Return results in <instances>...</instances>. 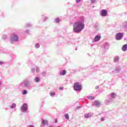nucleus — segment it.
Masks as SVG:
<instances>
[{
    "label": "nucleus",
    "instance_id": "a211bd4d",
    "mask_svg": "<svg viewBox=\"0 0 127 127\" xmlns=\"http://www.w3.org/2000/svg\"><path fill=\"white\" fill-rule=\"evenodd\" d=\"M32 26V25L30 23H27L25 25V27H31Z\"/></svg>",
    "mask_w": 127,
    "mask_h": 127
},
{
    "label": "nucleus",
    "instance_id": "c756f323",
    "mask_svg": "<svg viewBox=\"0 0 127 127\" xmlns=\"http://www.w3.org/2000/svg\"><path fill=\"white\" fill-rule=\"evenodd\" d=\"M25 33H27V34H29V30H26L25 31Z\"/></svg>",
    "mask_w": 127,
    "mask_h": 127
},
{
    "label": "nucleus",
    "instance_id": "4c0bfd02",
    "mask_svg": "<svg viewBox=\"0 0 127 127\" xmlns=\"http://www.w3.org/2000/svg\"><path fill=\"white\" fill-rule=\"evenodd\" d=\"M65 74H66V71H64V74L65 75Z\"/></svg>",
    "mask_w": 127,
    "mask_h": 127
},
{
    "label": "nucleus",
    "instance_id": "6ab92c4d",
    "mask_svg": "<svg viewBox=\"0 0 127 127\" xmlns=\"http://www.w3.org/2000/svg\"><path fill=\"white\" fill-rule=\"evenodd\" d=\"M35 68H36V71L37 73H39V71L40 70V69L39 68V67L37 66H35Z\"/></svg>",
    "mask_w": 127,
    "mask_h": 127
},
{
    "label": "nucleus",
    "instance_id": "473e14b6",
    "mask_svg": "<svg viewBox=\"0 0 127 127\" xmlns=\"http://www.w3.org/2000/svg\"><path fill=\"white\" fill-rule=\"evenodd\" d=\"M85 118H89V115H88V114H86V115H85Z\"/></svg>",
    "mask_w": 127,
    "mask_h": 127
},
{
    "label": "nucleus",
    "instance_id": "a878e982",
    "mask_svg": "<svg viewBox=\"0 0 127 127\" xmlns=\"http://www.w3.org/2000/svg\"><path fill=\"white\" fill-rule=\"evenodd\" d=\"M88 98L89 100H94L95 99V97L94 96H89Z\"/></svg>",
    "mask_w": 127,
    "mask_h": 127
},
{
    "label": "nucleus",
    "instance_id": "39448f33",
    "mask_svg": "<svg viewBox=\"0 0 127 127\" xmlns=\"http://www.w3.org/2000/svg\"><path fill=\"white\" fill-rule=\"evenodd\" d=\"M81 86L78 82H75L74 85V89L75 91H80L81 90Z\"/></svg>",
    "mask_w": 127,
    "mask_h": 127
},
{
    "label": "nucleus",
    "instance_id": "f3484780",
    "mask_svg": "<svg viewBox=\"0 0 127 127\" xmlns=\"http://www.w3.org/2000/svg\"><path fill=\"white\" fill-rule=\"evenodd\" d=\"M50 95L51 97H54V96H55V91H51L50 93Z\"/></svg>",
    "mask_w": 127,
    "mask_h": 127
},
{
    "label": "nucleus",
    "instance_id": "f704fd0d",
    "mask_svg": "<svg viewBox=\"0 0 127 127\" xmlns=\"http://www.w3.org/2000/svg\"><path fill=\"white\" fill-rule=\"evenodd\" d=\"M55 122L56 123V124H57V123H58L57 119H56L55 120Z\"/></svg>",
    "mask_w": 127,
    "mask_h": 127
},
{
    "label": "nucleus",
    "instance_id": "c9c22d12",
    "mask_svg": "<svg viewBox=\"0 0 127 127\" xmlns=\"http://www.w3.org/2000/svg\"><path fill=\"white\" fill-rule=\"evenodd\" d=\"M81 0H76V2H80Z\"/></svg>",
    "mask_w": 127,
    "mask_h": 127
},
{
    "label": "nucleus",
    "instance_id": "72a5a7b5",
    "mask_svg": "<svg viewBox=\"0 0 127 127\" xmlns=\"http://www.w3.org/2000/svg\"><path fill=\"white\" fill-rule=\"evenodd\" d=\"M28 127H34V126L32 125H30L28 126Z\"/></svg>",
    "mask_w": 127,
    "mask_h": 127
},
{
    "label": "nucleus",
    "instance_id": "cd10ccee",
    "mask_svg": "<svg viewBox=\"0 0 127 127\" xmlns=\"http://www.w3.org/2000/svg\"><path fill=\"white\" fill-rule=\"evenodd\" d=\"M111 97L112 98H116V94L115 93L111 94Z\"/></svg>",
    "mask_w": 127,
    "mask_h": 127
},
{
    "label": "nucleus",
    "instance_id": "4468645a",
    "mask_svg": "<svg viewBox=\"0 0 127 127\" xmlns=\"http://www.w3.org/2000/svg\"><path fill=\"white\" fill-rule=\"evenodd\" d=\"M16 107V104L15 103H12L10 106L9 108L11 109H14Z\"/></svg>",
    "mask_w": 127,
    "mask_h": 127
},
{
    "label": "nucleus",
    "instance_id": "c85d7f7f",
    "mask_svg": "<svg viewBox=\"0 0 127 127\" xmlns=\"http://www.w3.org/2000/svg\"><path fill=\"white\" fill-rule=\"evenodd\" d=\"M60 75H62V76H64V70H63L62 72H61Z\"/></svg>",
    "mask_w": 127,
    "mask_h": 127
},
{
    "label": "nucleus",
    "instance_id": "9d476101",
    "mask_svg": "<svg viewBox=\"0 0 127 127\" xmlns=\"http://www.w3.org/2000/svg\"><path fill=\"white\" fill-rule=\"evenodd\" d=\"M61 21V19H60L59 18L57 17L54 19V22L55 23H59Z\"/></svg>",
    "mask_w": 127,
    "mask_h": 127
},
{
    "label": "nucleus",
    "instance_id": "0eeeda50",
    "mask_svg": "<svg viewBox=\"0 0 127 127\" xmlns=\"http://www.w3.org/2000/svg\"><path fill=\"white\" fill-rule=\"evenodd\" d=\"M42 21L43 22H45L47 19H48V17L46 15V14H43L42 15Z\"/></svg>",
    "mask_w": 127,
    "mask_h": 127
},
{
    "label": "nucleus",
    "instance_id": "2eb2a0df",
    "mask_svg": "<svg viewBox=\"0 0 127 127\" xmlns=\"http://www.w3.org/2000/svg\"><path fill=\"white\" fill-rule=\"evenodd\" d=\"M95 105L96 107H100V105H101V103H100V102H99L98 101H95Z\"/></svg>",
    "mask_w": 127,
    "mask_h": 127
},
{
    "label": "nucleus",
    "instance_id": "1a4fd4ad",
    "mask_svg": "<svg viewBox=\"0 0 127 127\" xmlns=\"http://www.w3.org/2000/svg\"><path fill=\"white\" fill-rule=\"evenodd\" d=\"M42 125L43 127H45V126H48V121L46 120H42Z\"/></svg>",
    "mask_w": 127,
    "mask_h": 127
},
{
    "label": "nucleus",
    "instance_id": "58836bf2",
    "mask_svg": "<svg viewBox=\"0 0 127 127\" xmlns=\"http://www.w3.org/2000/svg\"><path fill=\"white\" fill-rule=\"evenodd\" d=\"M1 85V82L0 81V86Z\"/></svg>",
    "mask_w": 127,
    "mask_h": 127
},
{
    "label": "nucleus",
    "instance_id": "9b49d317",
    "mask_svg": "<svg viewBox=\"0 0 127 127\" xmlns=\"http://www.w3.org/2000/svg\"><path fill=\"white\" fill-rule=\"evenodd\" d=\"M101 39V36L97 35L94 38V41H99Z\"/></svg>",
    "mask_w": 127,
    "mask_h": 127
},
{
    "label": "nucleus",
    "instance_id": "dca6fc26",
    "mask_svg": "<svg viewBox=\"0 0 127 127\" xmlns=\"http://www.w3.org/2000/svg\"><path fill=\"white\" fill-rule=\"evenodd\" d=\"M8 36L7 35H3L2 38L3 40H5V39H7Z\"/></svg>",
    "mask_w": 127,
    "mask_h": 127
},
{
    "label": "nucleus",
    "instance_id": "2f4dec72",
    "mask_svg": "<svg viewBox=\"0 0 127 127\" xmlns=\"http://www.w3.org/2000/svg\"><path fill=\"white\" fill-rule=\"evenodd\" d=\"M59 90H60V91H62V90H63V86H61V87H60Z\"/></svg>",
    "mask_w": 127,
    "mask_h": 127
},
{
    "label": "nucleus",
    "instance_id": "aec40b11",
    "mask_svg": "<svg viewBox=\"0 0 127 127\" xmlns=\"http://www.w3.org/2000/svg\"><path fill=\"white\" fill-rule=\"evenodd\" d=\"M35 48H36L37 49L39 48V47H40V45L38 43H36L35 45Z\"/></svg>",
    "mask_w": 127,
    "mask_h": 127
},
{
    "label": "nucleus",
    "instance_id": "7c9ffc66",
    "mask_svg": "<svg viewBox=\"0 0 127 127\" xmlns=\"http://www.w3.org/2000/svg\"><path fill=\"white\" fill-rule=\"evenodd\" d=\"M3 64H4V62L0 61V65H3Z\"/></svg>",
    "mask_w": 127,
    "mask_h": 127
},
{
    "label": "nucleus",
    "instance_id": "ddd939ff",
    "mask_svg": "<svg viewBox=\"0 0 127 127\" xmlns=\"http://www.w3.org/2000/svg\"><path fill=\"white\" fill-rule=\"evenodd\" d=\"M123 51H127V44L124 45L122 47Z\"/></svg>",
    "mask_w": 127,
    "mask_h": 127
},
{
    "label": "nucleus",
    "instance_id": "f257e3e1",
    "mask_svg": "<svg viewBox=\"0 0 127 127\" xmlns=\"http://www.w3.org/2000/svg\"><path fill=\"white\" fill-rule=\"evenodd\" d=\"M84 27L85 25L84 24L80 22H76L74 24L73 31L79 33V32H81L84 29Z\"/></svg>",
    "mask_w": 127,
    "mask_h": 127
},
{
    "label": "nucleus",
    "instance_id": "bb28decb",
    "mask_svg": "<svg viewBox=\"0 0 127 127\" xmlns=\"http://www.w3.org/2000/svg\"><path fill=\"white\" fill-rule=\"evenodd\" d=\"M10 56L12 59H14V58H15V55H10Z\"/></svg>",
    "mask_w": 127,
    "mask_h": 127
},
{
    "label": "nucleus",
    "instance_id": "6e6552de",
    "mask_svg": "<svg viewBox=\"0 0 127 127\" xmlns=\"http://www.w3.org/2000/svg\"><path fill=\"white\" fill-rule=\"evenodd\" d=\"M101 14L102 16H107V14H108V11L106 9H103L101 11Z\"/></svg>",
    "mask_w": 127,
    "mask_h": 127
},
{
    "label": "nucleus",
    "instance_id": "5701e85b",
    "mask_svg": "<svg viewBox=\"0 0 127 127\" xmlns=\"http://www.w3.org/2000/svg\"><path fill=\"white\" fill-rule=\"evenodd\" d=\"M119 60H120V58H119L118 57H116L114 59L115 62H117V61H119Z\"/></svg>",
    "mask_w": 127,
    "mask_h": 127
},
{
    "label": "nucleus",
    "instance_id": "b1692460",
    "mask_svg": "<svg viewBox=\"0 0 127 127\" xmlns=\"http://www.w3.org/2000/svg\"><path fill=\"white\" fill-rule=\"evenodd\" d=\"M64 117H65V119H66V120H69V115L68 114H66L64 115Z\"/></svg>",
    "mask_w": 127,
    "mask_h": 127
},
{
    "label": "nucleus",
    "instance_id": "412c9836",
    "mask_svg": "<svg viewBox=\"0 0 127 127\" xmlns=\"http://www.w3.org/2000/svg\"><path fill=\"white\" fill-rule=\"evenodd\" d=\"M35 70H36V68H35V66L34 67H32L31 69V71L32 72V73H34L35 72Z\"/></svg>",
    "mask_w": 127,
    "mask_h": 127
},
{
    "label": "nucleus",
    "instance_id": "7ed1b4c3",
    "mask_svg": "<svg viewBox=\"0 0 127 127\" xmlns=\"http://www.w3.org/2000/svg\"><path fill=\"white\" fill-rule=\"evenodd\" d=\"M18 32L13 33L10 37V42L13 44L15 42H17L19 41V37H18Z\"/></svg>",
    "mask_w": 127,
    "mask_h": 127
},
{
    "label": "nucleus",
    "instance_id": "423d86ee",
    "mask_svg": "<svg viewBox=\"0 0 127 127\" xmlns=\"http://www.w3.org/2000/svg\"><path fill=\"white\" fill-rule=\"evenodd\" d=\"M123 35L124 34H123V33H117L116 36L117 40H121V39L123 38Z\"/></svg>",
    "mask_w": 127,
    "mask_h": 127
},
{
    "label": "nucleus",
    "instance_id": "f03ea898",
    "mask_svg": "<svg viewBox=\"0 0 127 127\" xmlns=\"http://www.w3.org/2000/svg\"><path fill=\"white\" fill-rule=\"evenodd\" d=\"M30 83V79L26 78L19 84V86L21 88H27V89H31V86L29 84Z\"/></svg>",
    "mask_w": 127,
    "mask_h": 127
},
{
    "label": "nucleus",
    "instance_id": "e433bc0d",
    "mask_svg": "<svg viewBox=\"0 0 127 127\" xmlns=\"http://www.w3.org/2000/svg\"><path fill=\"white\" fill-rule=\"evenodd\" d=\"M101 121H102V122H104V118H101Z\"/></svg>",
    "mask_w": 127,
    "mask_h": 127
},
{
    "label": "nucleus",
    "instance_id": "20e7f679",
    "mask_svg": "<svg viewBox=\"0 0 127 127\" xmlns=\"http://www.w3.org/2000/svg\"><path fill=\"white\" fill-rule=\"evenodd\" d=\"M28 110L27 104L24 103L20 108V111L22 113H25Z\"/></svg>",
    "mask_w": 127,
    "mask_h": 127
},
{
    "label": "nucleus",
    "instance_id": "4be33fe9",
    "mask_svg": "<svg viewBox=\"0 0 127 127\" xmlns=\"http://www.w3.org/2000/svg\"><path fill=\"white\" fill-rule=\"evenodd\" d=\"M22 95H26V94H27V90H23L22 92Z\"/></svg>",
    "mask_w": 127,
    "mask_h": 127
},
{
    "label": "nucleus",
    "instance_id": "ea45409f",
    "mask_svg": "<svg viewBox=\"0 0 127 127\" xmlns=\"http://www.w3.org/2000/svg\"><path fill=\"white\" fill-rule=\"evenodd\" d=\"M49 127H53V126H50Z\"/></svg>",
    "mask_w": 127,
    "mask_h": 127
},
{
    "label": "nucleus",
    "instance_id": "393cba45",
    "mask_svg": "<svg viewBox=\"0 0 127 127\" xmlns=\"http://www.w3.org/2000/svg\"><path fill=\"white\" fill-rule=\"evenodd\" d=\"M46 71H44L42 73V76H43L44 77H45V76H46Z\"/></svg>",
    "mask_w": 127,
    "mask_h": 127
},
{
    "label": "nucleus",
    "instance_id": "f8f14e48",
    "mask_svg": "<svg viewBox=\"0 0 127 127\" xmlns=\"http://www.w3.org/2000/svg\"><path fill=\"white\" fill-rule=\"evenodd\" d=\"M40 78L38 77H35L34 79V81L35 83H38V82H40Z\"/></svg>",
    "mask_w": 127,
    "mask_h": 127
}]
</instances>
